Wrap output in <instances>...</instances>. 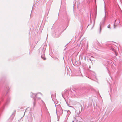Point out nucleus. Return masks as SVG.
I'll use <instances>...</instances> for the list:
<instances>
[{"label": "nucleus", "instance_id": "1", "mask_svg": "<svg viewBox=\"0 0 122 122\" xmlns=\"http://www.w3.org/2000/svg\"><path fill=\"white\" fill-rule=\"evenodd\" d=\"M105 17H104V19L102 21V22L101 23H100V31H99V33H101V25H103L104 24V22L105 21V18L106 17V10L105 9Z\"/></svg>", "mask_w": 122, "mask_h": 122}, {"label": "nucleus", "instance_id": "2", "mask_svg": "<svg viewBox=\"0 0 122 122\" xmlns=\"http://www.w3.org/2000/svg\"><path fill=\"white\" fill-rule=\"evenodd\" d=\"M40 94L41 95V94L40 93H38L36 95L34 94H32V95L31 96V97H32L33 99L34 98H35L36 99L37 98L39 99L40 98V97H37L38 94Z\"/></svg>", "mask_w": 122, "mask_h": 122}, {"label": "nucleus", "instance_id": "3", "mask_svg": "<svg viewBox=\"0 0 122 122\" xmlns=\"http://www.w3.org/2000/svg\"><path fill=\"white\" fill-rule=\"evenodd\" d=\"M36 99L35 98H34L33 102V108L35 107L36 104Z\"/></svg>", "mask_w": 122, "mask_h": 122}, {"label": "nucleus", "instance_id": "4", "mask_svg": "<svg viewBox=\"0 0 122 122\" xmlns=\"http://www.w3.org/2000/svg\"><path fill=\"white\" fill-rule=\"evenodd\" d=\"M41 57L44 60H45L46 59V58H45L44 57V56L42 55L41 56Z\"/></svg>", "mask_w": 122, "mask_h": 122}, {"label": "nucleus", "instance_id": "5", "mask_svg": "<svg viewBox=\"0 0 122 122\" xmlns=\"http://www.w3.org/2000/svg\"><path fill=\"white\" fill-rule=\"evenodd\" d=\"M110 27V24H109L107 26V28H109L111 29Z\"/></svg>", "mask_w": 122, "mask_h": 122}, {"label": "nucleus", "instance_id": "6", "mask_svg": "<svg viewBox=\"0 0 122 122\" xmlns=\"http://www.w3.org/2000/svg\"><path fill=\"white\" fill-rule=\"evenodd\" d=\"M110 49L111 50H113V51H114V50H115V49L114 48H112V47H111V48H110Z\"/></svg>", "mask_w": 122, "mask_h": 122}, {"label": "nucleus", "instance_id": "7", "mask_svg": "<svg viewBox=\"0 0 122 122\" xmlns=\"http://www.w3.org/2000/svg\"><path fill=\"white\" fill-rule=\"evenodd\" d=\"M116 26L115 25V24L114 25V28L115 29L116 28Z\"/></svg>", "mask_w": 122, "mask_h": 122}, {"label": "nucleus", "instance_id": "8", "mask_svg": "<svg viewBox=\"0 0 122 122\" xmlns=\"http://www.w3.org/2000/svg\"><path fill=\"white\" fill-rule=\"evenodd\" d=\"M81 111H82V108H83L82 106V105L81 106Z\"/></svg>", "mask_w": 122, "mask_h": 122}, {"label": "nucleus", "instance_id": "9", "mask_svg": "<svg viewBox=\"0 0 122 122\" xmlns=\"http://www.w3.org/2000/svg\"><path fill=\"white\" fill-rule=\"evenodd\" d=\"M15 112H16V110H15L14 113L12 114V115H13L14 113H15Z\"/></svg>", "mask_w": 122, "mask_h": 122}, {"label": "nucleus", "instance_id": "10", "mask_svg": "<svg viewBox=\"0 0 122 122\" xmlns=\"http://www.w3.org/2000/svg\"><path fill=\"white\" fill-rule=\"evenodd\" d=\"M32 117H31V119L30 121H32Z\"/></svg>", "mask_w": 122, "mask_h": 122}, {"label": "nucleus", "instance_id": "11", "mask_svg": "<svg viewBox=\"0 0 122 122\" xmlns=\"http://www.w3.org/2000/svg\"><path fill=\"white\" fill-rule=\"evenodd\" d=\"M9 101V100H8V99H7V103Z\"/></svg>", "mask_w": 122, "mask_h": 122}, {"label": "nucleus", "instance_id": "12", "mask_svg": "<svg viewBox=\"0 0 122 122\" xmlns=\"http://www.w3.org/2000/svg\"><path fill=\"white\" fill-rule=\"evenodd\" d=\"M91 68V66H89V68Z\"/></svg>", "mask_w": 122, "mask_h": 122}, {"label": "nucleus", "instance_id": "13", "mask_svg": "<svg viewBox=\"0 0 122 122\" xmlns=\"http://www.w3.org/2000/svg\"><path fill=\"white\" fill-rule=\"evenodd\" d=\"M42 112H41V116H42Z\"/></svg>", "mask_w": 122, "mask_h": 122}, {"label": "nucleus", "instance_id": "14", "mask_svg": "<svg viewBox=\"0 0 122 122\" xmlns=\"http://www.w3.org/2000/svg\"><path fill=\"white\" fill-rule=\"evenodd\" d=\"M26 109L25 111V112L24 113V114H25V112H26Z\"/></svg>", "mask_w": 122, "mask_h": 122}, {"label": "nucleus", "instance_id": "15", "mask_svg": "<svg viewBox=\"0 0 122 122\" xmlns=\"http://www.w3.org/2000/svg\"><path fill=\"white\" fill-rule=\"evenodd\" d=\"M72 122H74V121H73Z\"/></svg>", "mask_w": 122, "mask_h": 122}, {"label": "nucleus", "instance_id": "16", "mask_svg": "<svg viewBox=\"0 0 122 122\" xmlns=\"http://www.w3.org/2000/svg\"><path fill=\"white\" fill-rule=\"evenodd\" d=\"M116 21V20H115V22Z\"/></svg>", "mask_w": 122, "mask_h": 122}]
</instances>
